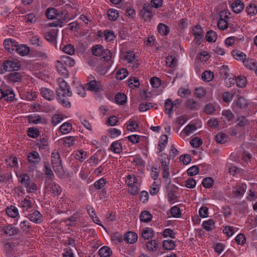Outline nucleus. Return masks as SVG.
<instances>
[{
  "mask_svg": "<svg viewBox=\"0 0 257 257\" xmlns=\"http://www.w3.org/2000/svg\"><path fill=\"white\" fill-rule=\"evenodd\" d=\"M231 8L233 12L239 13L243 10V3L239 0L235 1L232 3Z\"/></svg>",
  "mask_w": 257,
  "mask_h": 257,
  "instance_id": "obj_19",
  "label": "nucleus"
},
{
  "mask_svg": "<svg viewBox=\"0 0 257 257\" xmlns=\"http://www.w3.org/2000/svg\"><path fill=\"white\" fill-rule=\"evenodd\" d=\"M58 30L57 29H52L49 32H46L45 34L44 37L45 39L51 43L52 45L57 47L56 45V36Z\"/></svg>",
  "mask_w": 257,
  "mask_h": 257,
  "instance_id": "obj_6",
  "label": "nucleus"
},
{
  "mask_svg": "<svg viewBox=\"0 0 257 257\" xmlns=\"http://www.w3.org/2000/svg\"><path fill=\"white\" fill-rule=\"evenodd\" d=\"M163 172L162 173L163 177L164 179H165V182L168 184L169 185L171 183V178L170 177V172H169V167L163 168Z\"/></svg>",
  "mask_w": 257,
  "mask_h": 257,
  "instance_id": "obj_58",
  "label": "nucleus"
},
{
  "mask_svg": "<svg viewBox=\"0 0 257 257\" xmlns=\"http://www.w3.org/2000/svg\"><path fill=\"white\" fill-rule=\"evenodd\" d=\"M62 50L65 53L69 55H72L75 52V48L71 44H68L62 48Z\"/></svg>",
  "mask_w": 257,
  "mask_h": 257,
  "instance_id": "obj_63",
  "label": "nucleus"
},
{
  "mask_svg": "<svg viewBox=\"0 0 257 257\" xmlns=\"http://www.w3.org/2000/svg\"><path fill=\"white\" fill-rule=\"evenodd\" d=\"M202 144V140L198 137H195L190 141V145L193 148H199Z\"/></svg>",
  "mask_w": 257,
  "mask_h": 257,
  "instance_id": "obj_64",
  "label": "nucleus"
},
{
  "mask_svg": "<svg viewBox=\"0 0 257 257\" xmlns=\"http://www.w3.org/2000/svg\"><path fill=\"white\" fill-rule=\"evenodd\" d=\"M58 73L64 77H67L69 75V72L64 65L60 61H57L56 65Z\"/></svg>",
  "mask_w": 257,
  "mask_h": 257,
  "instance_id": "obj_15",
  "label": "nucleus"
},
{
  "mask_svg": "<svg viewBox=\"0 0 257 257\" xmlns=\"http://www.w3.org/2000/svg\"><path fill=\"white\" fill-rule=\"evenodd\" d=\"M215 222L212 219H209L203 223V227L206 231L213 230L215 227Z\"/></svg>",
  "mask_w": 257,
  "mask_h": 257,
  "instance_id": "obj_31",
  "label": "nucleus"
},
{
  "mask_svg": "<svg viewBox=\"0 0 257 257\" xmlns=\"http://www.w3.org/2000/svg\"><path fill=\"white\" fill-rule=\"evenodd\" d=\"M170 213L172 216L179 218L181 216V211L179 207L177 206H173L170 209Z\"/></svg>",
  "mask_w": 257,
  "mask_h": 257,
  "instance_id": "obj_61",
  "label": "nucleus"
},
{
  "mask_svg": "<svg viewBox=\"0 0 257 257\" xmlns=\"http://www.w3.org/2000/svg\"><path fill=\"white\" fill-rule=\"evenodd\" d=\"M100 257H109L112 251L108 246H103L98 251Z\"/></svg>",
  "mask_w": 257,
  "mask_h": 257,
  "instance_id": "obj_29",
  "label": "nucleus"
},
{
  "mask_svg": "<svg viewBox=\"0 0 257 257\" xmlns=\"http://www.w3.org/2000/svg\"><path fill=\"white\" fill-rule=\"evenodd\" d=\"M246 11L249 15H255L257 13V7L255 5L250 4L246 7Z\"/></svg>",
  "mask_w": 257,
  "mask_h": 257,
  "instance_id": "obj_50",
  "label": "nucleus"
},
{
  "mask_svg": "<svg viewBox=\"0 0 257 257\" xmlns=\"http://www.w3.org/2000/svg\"><path fill=\"white\" fill-rule=\"evenodd\" d=\"M139 128V125L136 121L132 120L129 121V123L127 124L126 129L128 131L136 132Z\"/></svg>",
  "mask_w": 257,
  "mask_h": 257,
  "instance_id": "obj_53",
  "label": "nucleus"
},
{
  "mask_svg": "<svg viewBox=\"0 0 257 257\" xmlns=\"http://www.w3.org/2000/svg\"><path fill=\"white\" fill-rule=\"evenodd\" d=\"M103 48L101 45H95L92 49V54L96 56H100L103 50Z\"/></svg>",
  "mask_w": 257,
  "mask_h": 257,
  "instance_id": "obj_57",
  "label": "nucleus"
},
{
  "mask_svg": "<svg viewBox=\"0 0 257 257\" xmlns=\"http://www.w3.org/2000/svg\"><path fill=\"white\" fill-rule=\"evenodd\" d=\"M18 42L12 39H7L4 42L5 48L11 53H13L16 49Z\"/></svg>",
  "mask_w": 257,
  "mask_h": 257,
  "instance_id": "obj_9",
  "label": "nucleus"
},
{
  "mask_svg": "<svg viewBox=\"0 0 257 257\" xmlns=\"http://www.w3.org/2000/svg\"><path fill=\"white\" fill-rule=\"evenodd\" d=\"M40 91L42 96L46 99L48 100L53 99L54 94L52 90L47 88H42Z\"/></svg>",
  "mask_w": 257,
  "mask_h": 257,
  "instance_id": "obj_16",
  "label": "nucleus"
},
{
  "mask_svg": "<svg viewBox=\"0 0 257 257\" xmlns=\"http://www.w3.org/2000/svg\"><path fill=\"white\" fill-rule=\"evenodd\" d=\"M8 81L12 83L21 82L23 78V73L12 71L6 76Z\"/></svg>",
  "mask_w": 257,
  "mask_h": 257,
  "instance_id": "obj_5",
  "label": "nucleus"
},
{
  "mask_svg": "<svg viewBox=\"0 0 257 257\" xmlns=\"http://www.w3.org/2000/svg\"><path fill=\"white\" fill-rule=\"evenodd\" d=\"M47 17L50 20L55 19L58 15L57 10L55 8H50L47 10L46 12Z\"/></svg>",
  "mask_w": 257,
  "mask_h": 257,
  "instance_id": "obj_42",
  "label": "nucleus"
},
{
  "mask_svg": "<svg viewBox=\"0 0 257 257\" xmlns=\"http://www.w3.org/2000/svg\"><path fill=\"white\" fill-rule=\"evenodd\" d=\"M195 38L193 40L195 43L200 45L203 38V30L199 26H196L193 30Z\"/></svg>",
  "mask_w": 257,
  "mask_h": 257,
  "instance_id": "obj_8",
  "label": "nucleus"
},
{
  "mask_svg": "<svg viewBox=\"0 0 257 257\" xmlns=\"http://www.w3.org/2000/svg\"><path fill=\"white\" fill-rule=\"evenodd\" d=\"M52 167L55 172L59 177H63L64 176L65 173L63 170L62 164H60L59 165H55L52 166Z\"/></svg>",
  "mask_w": 257,
  "mask_h": 257,
  "instance_id": "obj_45",
  "label": "nucleus"
},
{
  "mask_svg": "<svg viewBox=\"0 0 257 257\" xmlns=\"http://www.w3.org/2000/svg\"><path fill=\"white\" fill-rule=\"evenodd\" d=\"M146 247L148 250L155 251L158 247V243L156 240H151L146 243Z\"/></svg>",
  "mask_w": 257,
  "mask_h": 257,
  "instance_id": "obj_35",
  "label": "nucleus"
},
{
  "mask_svg": "<svg viewBox=\"0 0 257 257\" xmlns=\"http://www.w3.org/2000/svg\"><path fill=\"white\" fill-rule=\"evenodd\" d=\"M152 218V215L148 211H143L141 212L140 219L142 222H149L151 220Z\"/></svg>",
  "mask_w": 257,
  "mask_h": 257,
  "instance_id": "obj_28",
  "label": "nucleus"
},
{
  "mask_svg": "<svg viewBox=\"0 0 257 257\" xmlns=\"http://www.w3.org/2000/svg\"><path fill=\"white\" fill-rule=\"evenodd\" d=\"M60 62H62L64 65L69 67H72L75 64V61L71 57L67 56H62Z\"/></svg>",
  "mask_w": 257,
  "mask_h": 257,
  "instance_id": "obj_33",
  "label": "nucleus"
},
{
  "mask_svg": "<svg viewBox=\"0 0 257 257\" xmlns=\"http://www.w3.org/2000/svg\"><path fill=\"white\" fill-rule=\"evenodd\" d=\"M246 185L243 184H239L235 187H234L233 189V194L235 195V196H242L244 193L245 192L246 189Z\"/></svg>",
  "mask_w": 257,
  "mask_h": 257,
  "instance_id": "obj_18",
  "label": "nucleus"
},
{
  "mask_svg": "<svg viewBox=\"0 0 257 257\" xmlns=\"http://www.w3.org/2000/svg\"><path fill=\"white\" fill-rule=\"evenodd\" d=\"M160 162L161 164V168H166L169 167L170 159L167 154L163 153L160 156Z\"/></svg>",
  "mask_w": 257,
  "mask_h": 257,
  "instance_id": "obj_24",
  "label": "nucleus"
},
{
  "mask_svg": "<svg viewBox=\"0 0 257 257\" xmlns=\"http://www.w3.org/2000/svg\"><path fill=\"white\" fill-rule=\"evenodd\" d=\"M214 184V180L211 177H207L203 179L202 182V186L205 188H211Z\"/></svg>",
  "mask_w": 257,
  "mask_h": 257,
  "instance_id": "obj_48",
  "label": "nucleus"
},
{
  "mask_svg": "<svg viewBox=\"0 0 257 257\" xmlns=\"http://www.w3.org/2000/svg\"><path fill=\"white\" fill-rule=\"evenodd\" d=\"M205 38L209 42H215L217 39V35L215 32L209 31L207 32Z\"/></svg>",
  "mask_w": 257,
  "mask_h": 257,
  "instance_id": "obj_46",
  "label": "nucleus"
},
{
  "mask_svg": "<svg viewBox=\"0 0 257 257\" xmlns=\"http://www.w3.org/2000/svg\"><path fill=\"white\" fill-rule=\"evenodd\" d=\"M123 239L126 242L133 244L137 241L138 235L133 231H128L124 234Z\"/></svg>",
  "mask_w": 257,
  "mask_h": 257,
  "instance_id": "obj_13",
  "label": "nucleus"
},
{
  "mask_svg": "<svg viewBox=\"0 0 257 257\" xmlns=\"http://www.w3.org/2000/svg\"><path fill=\"white\" fill-rule=\"evenodd\" d=\"M152 8V6L148 3L144 4L141 12V15L145 21L150 20L153 18Z\"/></svg>",
  "mask_w": 257,
  "mask_h": 257,
  "instance_id": "obj_4",
  "label": "nucleus"
},
{
  "mask_svg": "<svg viewBox=\"0 0 257 257\" xmlns=\"http://www.w3.org/2000/svg\"><path fill=\"white\" fill-rule=\"evenodd\" d=\"M233 57L238 61H244L245 60L246 55L242 52L237 50H234L232 52Z\"/></svg>",
  "mask_w": 257,
  "mask_h": 257,
  "instance_id": "obj_40",
  "label": "nucleus"
},
{
  "mask_svg": "<svg viewBox=\"0 0 257 257\" xmlns=\"http://www.w3.org/2000/svg\"><path fill=\"white\" fill-rule=\"evenodd\" d=\"M19 182L21 183L27 189L29 193H34L37 190L36 184L32 182L28 174L24 173L18 176Z\"/></svg>",
  "mask_w": 257,
  "mask_h": 257,
  "instance_id": "obj_2",
  "label": "nucleus"
},
{
  "mask_svg": "<svg viewBox=\"0 0 257 257\" xmlns=\"http://www.w3.org/2000/svg\"><path fill=\"white\" fill-rule=\"evenodd\" d=\"M21 56H26L30 52V49L26 45H19L17 44L15 50Z\"/></svg>",
  "mask_w": 257,
  "mask_h": 257,
  "instance_id": "obj_20",
  "label": "nucleus"
},
{
  "mask_svg": "<svg viewBox=\"0 0 257 257\" xmlns=\"http://www.w3.org/2000/svg\"><path fill=\"white\" fill-rule=\"evenodd\" d=\"M111 64H100L98 65L96 67L97 71L100 72L101 74H105L107 70L110 67Z\"/></svg>",
  "mask_w": 257,
  "mask_h": 257,
  "instance_id": "obj_56",
  "label": "nucleus"
},
{
  "mask_svg": "<svg viewBox=\"0 0 257 257\" xmlns=\"http://www.w3.org/2000/svg\"><path fill=\"white\" fill-rule=\"evenodd\" d=\"M28 218L35 223H40L42 222V215L38 210H34L30 213Z\"/></svg>",
  "mask_w": 257,
  "mask_h": 257,
  "instance_id": "obj_14",
  "label": "nucleus"
},
{
  "mask_svg": "<svg viewBox=\"0 0 257 257\" xmlns=\"http://www.w3.org/2000/svg\"><path fill=\"white\" fill-rule=\"evenodd\" d=\"M32 202L27 198H25L20 204V206L26 210L30 209L32 207Z\"/></svg>",
  "mask_w": 257,
  "mask_h": 257,
  "instance_id": "obj_49",
  "label": "nucleus"
},
{
  "mask_svg": "<svg viewBox=\"0 0 257 257\" xmlns=\"http://www.w3.org/2000/svg\"><path fill=\"white\" fill-rule=\"evenodd\" d=\"M243 63L245 67L250 70H255L256 69L257 64L252 59L245 60Z\"/></svg>",
  "mask_w": 257,
  "mask_h": 257,
  "instance_id": "obj_30",
  "label": "nucleus"
},
{
  "mask_svg": "<svg viewBox=\"0 0 257 257\" xmlns=\"http://www.w3.org/2000/svg\"><path fill=\"white\" fill-rule=\"evenodd\" d=\"M107 17L110 21H115L119 17V13L116 10L109 9L107 11Z\"/></svg>",
  "mask_w": 257,
  "mask_h": 257,
  "instance_id": "obj_37",
  "label": "nucleus"
},
{
  "mask_svg": "<svg viewBox=\"0 0 257 257\" xmlns=\"http://www.w3.org/2000/svg\"><path fill=\"white\" fill-rule=\"evenodd\" d=\"M186 107L191 110H196L198 109V103L193 99H188L186 102Z\"/></svg>",
  "mask_w": 257,
  "mask_h": 257,
  "instance_id": "obj_27",
  "label": "nucleus"
},
{
  "mask_svg": "<svg viewBox=\"0 0 257 257\" xmlns=\"http://www.w3.org/2000/svg\"><path fill=\"white\" fill-rule=\"evenodd\" d=\"M40 149H45L48 146V139L45 138H40L37 143Z\"/></svg>",
  "mask_w": 257,
  "mask_h": 257,
  "instance_id": "obj_54",
  "label": "nucleus"
},
{
  "mask_svg": "<svg viewBox=\"0 0 257 257\" xmlns=\"http://www.w3.org/2000/svg\"><path fill=\"white\" fill-rule=\"evenodd\" d=\"M128 75V72L126 69L121 68L116 73V77L118 80H122Z\"/></svg>",
  "mask_w": 257,
  "mask_h": 257,
  "instance_id": "obj_51",
  "label": "nucleus"
},
{
  "mask_svg": "<svg viewBox=\"0 0 257 257\" xmlns=\"http://www.w3.org/2000/svg\"><path fill=\"white\" fill-rule=\"evenodd\" d=\"M110 149L115 153H120L122 150L121 143L117 141L114 142L110 146Z\"/></svg>",
  "mask_w": 257,
  "mask_h": 257,
  "instance_id": "obj_43",
  "label": "nucleus"
},
{
  "mask_svg": "<svg viewBox=\"0 0 257 257\" xmlns=\"http://www.w3.org/2000/svg\"><path fill=\"white\" fill-rule=\"evenodd\" d=\"M217 26L219 29L224 30L228 27V22L226 20L221 18L218 21Z\"/></svg>",
  "mask_w": 257,
  "mask_h": 257,
  "instance_id": "obj_62",
  "label": "nucleus"
},
{
  "mask_svg": "<svg viewBox=\"0 0 257 257\" xmlns=\"http://www.w3.org/2000/svg\"><path fill=\"white\" fill-rule=\"evenodd\" d=\"M29 122L37 124L41 121V117L39 115H31L28 116Z\"/></svg>",
  "mask_w": 257,
  "mask_h": 257,
  "instance_id": "obj_60",
  "label": "nucleus"
},
{
  "mask_svg": "<svg viewBox=\"0 0 257 257\" xmlns=\"http://www.w3.org/2000/svg\"><path fill=\"white\" fill-rule=\"evenodd\" d=\"M15 96L14 92L11 88H0V99L4 98L7 101H12L14 100Z\"/></svg>",
  "mask_w": 257,
  "mask_h": 257,
  "instance_id": "obj_3",
  "label": "nucleus"
},
{
  "mask_svg": "<svg viewBox=\"0 0 257 257\" xmlns=\"http://www.w3.org/2000/svg\"><path fill=\"white\" fill-rule=\"evenodd\" d=\"M175 108L173 104V101L171 99L166 100L165 103V111L168 114L169 117H171L173 113V108Z\"/></svg>",
  "mask_w": 257,
  "mask_h": 257,
  "instance_id": "obj_21",
  "label": "nucleus"
},
{
  "mask_svg": "<svg viewBox=\"0 0 257 257\" xmlns=\"http://www.w3.org/2000/svg\"><path fill=\"white\" fill-rule=\"evenodd\" d=\"M157 29L159 33L163 36L167 35L170 31L169 27L163 23L159 24Z\"/></svg>",
  "mask_w": 257,
  "mask_h": 257,
  "instance_id": "obj_34",
  "label": "nucleus"
},
{
  "mask_svg": "<svg viewBox=\"0 0 257 257\" xmlns=\"http://www.w3.org/2000/svg\"><path fill=\"white\" fill-rule=\"evenodd\" d=\"M88 86L89 90L91 91L97 92L102 90V86L96 80L91 81L88 83Z\"/></svg>",
  "mask_w": 257,
  "mask_h": 257,
  "instance_id": "obj_22",
  "label": "nucleus"
},
{
  "mask_svg": "<svg viewBox=\"0 0 257 257\" xmlns=\"http://www.w3.org/2000/svg\"><path fill=\"white\" fill-rule=\"evenodd\" d=\"M115 100L117 103L123 105L126 102V96L124 93H118L115 95Z\"/></svg>",
  "mask_w": 257,
  "mask_h": 257,
  "instance_id": "obj_38",
  "label": "nucleus"
},
{
  "mask_svg": "<svg viewBox=\"0 0 257 257\" xmlns=\"http://www.w3.org/2000/svg\"><path fill=\"white\" fill-rule=\"evenodd\" d=\"M215 110L214 105L210 103L206 104L204 108V112L207 114H212Z\"/></svg>",
  "mask_w": 257,
  "mask_h": 257,
  "instance_id": "obj_55",
  "label": "nucleus"
},
{
  "mask_svg": "<svg viewBox=\"0 0 257 257\" xmlns=\"http://www.w3.org/2000/svg\"><path fill=\"white\" fill-rule=\"evenodd\" d=\"M104 156V152L102 150H98L93 156H92L88 161L90 163L92 162L94 165H96L100 162Z\"/></svg>",
  "mask_w": 257,
  "mask_h": 257,
  "instance_id": "obj_11",
  "label": "nucleus"
},
{
  "mask_svg": "<svg viewBox=\"0 0 257 257\" xmlns=\"http://www.w3.org/2000/svg\"><path fill=\"white\" fill-rule=\"evenodd\" d=\"M236 121H238L237 125L240 127H244L250 124L249 121L244 116H239Z\"/></svg>",
  "mask_w": 257,
  "mask_h": 257,
  "instance_id": "obj_32",
  "label": "nucleus"
},
{
  "mask_svg": "<svg viewBox=\"0 0 257 257\" xmlns=\"http://www.w3.org/2000/svg\"><path fill=\"white\" fill-rule=\"evenodd\" d=\"M51 163L52 166L62 164L60 155L56 150H54L51 154Z\"/></svg>",
  "mask_w": 257,
  "mask_h": 257,
  "instance_id": "obj_23",
  "label": "nucleus"
},
{
  "mask_svg": "<svg viewBox=\"0 0 257 257\" xmlns=\"http://www.w3.org/2000/svg\"><path fill=\"white\" fill-rule=\"evenodd\" d=\"M4 233L10 236L17 235L20 232V230L14 226L12 224H8L3 228Z\"/></svg>",
  "mask_w": 257,
  "mask_h": 257,
  "instance_id": "obj_10",
  "label": "nucleus"
},
{
  "mask_svg": "<svg viewBox=\"0 0 257 257\" xmlns=\"http://www.w3.org/2000/svg\"><path fill=\"white\" fill-rule=\"evenodd\" d=\"M59 83V88L57 90L58 99L59 102L66 107H70L71 103L67 99L72 95V91L70 90V86L63 78L58 79Z\"/></svg>",
  "mask_w": 257,
  "mask_h": 257,
  "instance_id": "obj_1",
  "label": "nucleus"
},
{
  "mask_svg": "<svg viewBox=\"0 0 257 257\" xmlns=\"http://www.w3.org/2000/svg\"><path fill=\"white\" fill-rule=\"evenodd\" d=\"M214 78V74L211 71H205L202 75V79L207 82L211 81Z\"/></svg>",
  "mask_w": 257,
  "mask_h": 257,
  "instance_id": "obj_47",
  "label": "nucleus"
},
{
  "mask_svg": "<svg viewBox=\"0 0 257 257\" xmlns=\"http://www.w3.org/2000/svg\"><path fill=\"white\" fill-rule=\"evenodd\" d=\"M101 60L106 62L107 64L111 63L112 53L109 50L103 49L100 56Z\"/></svg>",
  "mask_w": 257,
  "mask_h": 257,
  "instance_id": "obj_17",
  "label": "nucleus"
},
{
  "mask_svg": "<svg viewBox=\"0 0 257 257\" xmlns=\"http://www.w3.org/2000/svg\"><path fill=\"white\" fill-rule=\"evenodd\" d=\"M49 187H47V189H49V191L51 192V193L53 194L54 196L59 195L62 191L61 188L60 186L56 184L55 183H53L50 185Z\"/></svg>",
  "mask_w": 257,
  "mask_h": 257,
  "instance_id": "obj_25",
  "label": "nucleus"
},
{
  "mask_svg": "<svg viewBox=\"0 0 257 257\" xmlns=\"http://www.w3.org/2000/svg\"><path fill=\"white\" fill-rule=\"evenodd\" d=\"M163 246L164 248L166 250H170L173 249L175 247L176 244L174 240L167 239L164 241Z\"/></svg>",
  "mask_w": 257,
  "mask_h": 257,
  "instance_id": "obj_36",
  "label": "nucleus"
},
{
  "mask_svg": "<svg viewBox=\"0 0 257 257\" xmlns=\"http://www.w3.org/2000/svg\"><path fill=\"white\" fill-rule=\"evenodd\" d=\"M227 136L223 133H220L215 136V140L218 144H223L227 141Z\"/></svg>",
  "mask_w": 257,
  "mask_h": 257,
  "instance_id": "obj_39",
  "label": "nucleus"
},
{
  "mask_svg": "<svg viewBox=\"0 0 257 257\" xmlns=\"http://www.w3.org/2000/svg\"><path fill=\"white\" fill-rule=\"evenodd\" d=\"M72 129V125L68 123L65 122L62 124L60 128V131L63 134H67L70 132Z\"/></svg>",
  "mask_w": 257,
  "mask_h": 257,
  "instance_id": "obj_52",
  "label": "nucleus"
},
{
  "mask_svg": "<svg viewBox=\"0 0 257 257\" xmlns=\"http://www.w3.org/2000/svg\"><path fill=\"white\" fill-rule=\"evenodd\" d=\"M27 158L29 162L33 165L38 164L41 160L40 156L36 151H33L29 153Z\"/></svg>",
  "mask_w": 257,
  "mask_h": 257,
  "instance_id": "obj_12",
  "label": "nucleus"
},
{
  "mask_svg": "<svg viewBox=\"0 0 257 257\" xmlns=\"http://www.w3.org/2000/svg\"><path fill=\"white\" fill-rule=\"evenodd\" d=\"M142 237L145 239H149L154 235V231L151 228H144L142 233Z\"/></svg>",
  "mask_w": 257,
  "mask_h": 257,
  "instance_id": "obj_41",
  "label": "nucleus"
},
{
  "mask_svg": "<svg viewBox=\"0 0 257 257\" xmlns=\"http://www.w3.org/2000/svg\"><path fill=\"white\" fill-rule=\"evenodd\" d=\"M6 212L7 215L12 218H15L19 214L18 209L13 205L7 207Z\"/></svg>",
  "mask_w": 257,
  "mask_h": 257,
  "instance_id": "obj_26",
  "label": "nucleus"
},
{
  "mask_svg": "<svg viewBox=\"0 0 257 257\" xmlns=\"http://www.w3.org/2000/svg\"><path fill=\"white\" fill-rule=\"evenodd\" d=\"M7 66H8V71H18L21 67L20 62L17 59H10L5 61Z\"/></svg>",
  "mask_w": 257,
  "mask_h": 257,
  "instance_id": "obj_7",
  "label": "nucleus"
},
{
  "mask_svg": "<svg viewBox=\"0 0 257 257\" xmlns=\"http://www.w3.org/2000/svg\"><path fill=\"white\" fill-rule=\"evenodd\" d=\"M63 145L66 147H70L75 144V138L74 137L69 136L63 138Z\"/></svg>",
  "mask_w": 257,
  "mask_h": 257,
  "instance_id": "obj_44",
  "label": "nucleus"
},
{
  "mask_svg": "<svg viewBox=\"0 0 257 257\" xmlns=\"http://www.w3.org/2000/svg\"><path fill=\"white\" fill-rule=\"evenodd\" d=\"M28 136L31 138H36L38 137L39 132L38 129L34 127H30L27 131Z\"/></svg>",
  "mask_w": 257,
  "mask_h": 257,
  "instance_id": "obj_59",
  "label": "nucleus"
}]
</instances>
